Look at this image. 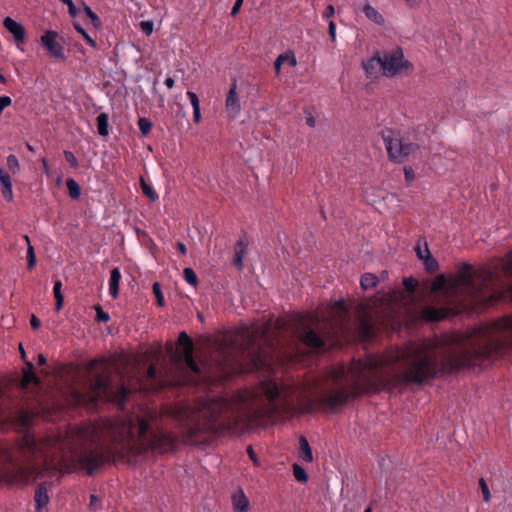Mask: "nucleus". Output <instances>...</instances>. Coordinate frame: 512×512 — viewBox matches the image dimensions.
<instances>
[{"instance_id":"nucleus-1","label":"nucleus","mask_w":512,"mask_h":512,"mask_svg":"<svg viewBox=\"0 0 512 512\" xmlns=\"http://www.w3.org/2000/svg\"><path fill=\"white\" fill-rule=\"evenodd\" d=\"M157 411L147 412L122 422L105 419L77 428L83 444L75 451L60 435L37 439L26 432L18 442V453L29 465L21 466L20 458L11 449L0 448V471L14 469L21 476L52 477L60 469L70 472L77 468L93 476L105 464L131 463L149 450L167 453L173 451L177 436L165 431L159 424Z\"/></svg>"},{"instance_id":"nucleus-2","label":"nucleus","mask_w":512,"mask_h":512,"mask_svg":"<svg viewBox=\"0 0 512 512\" xmlns=\"http://www.w3.org/2000/svg\"><path fill=\"white\" fill-rule=\"evenodd\" d=\"M252 405L223 397L202 398L194 406L171 408L168 413L178 422L187 443L201 445L221 431H237L244 419L243 411L251 413Z\"/></svg>"},{"instance_id":"nucleus-3","label":"nucleus","mask_w":512,"mask_h":512,"mask_svg":"<svg viewBox=\"0 0 512 512\" xmlns=\"http://www.w3.org/2000/svg\"><path fill=\"white\" fill-rule=\"evenodd\" d=\"M98 365L103 366L102 371L94 373L89 382L93 401L117 403L121 409H124L130 396L129 388L123 382L119 384L113 382L110 361L105 356L91 359L86 365L87 372L93 373Z\"/></svg>"},{"instance_id":"nucleus-4","label":"nucleus","mask_w":512,"mask_h":512,"mask_svg":"<svg viewBox=\"0 0 512 512\" xmlns=\"http://www.w3.org/2000/svg\"><path fill=\"white\" fill-rule=\"evenodd\" d=\"M269 333L270 325L266 324L254 330L244 344L243 353L247 354L256 368L265 366L270 354L276 349Z\"/></svg>"},{"instance_id":"nucleus-5","label":"nucleus","mask_w":512,"mask_h":512,"mask_svg":"<svg viewBox=\"0 0 512 512\" xmlns=\"http://www.w3.org/2000/svg\"><path fill=\"white\" fill-rule=\"evenodd\" d=\"M260 393L266 398V409L271 414H287L293 409V401L282 394L279 385L273 380L260 383Z\"/></svg>"},{"instance_id":"nucleus-6","label":"nucleus","mask_w":512,"mask_h":512,"mask_svg":"<svg viewBox=\"0 0 512 512\" xmlns=\"http://www.w3.org/2000/svg\"><path fill=\"white\" fill-rule=\"evenodd\" d=\"M381 137L387 150L388 158L394 163H402L409 155L414 154L420 149L417 143H405L402 139L394 136V131L384 129L381 131Z\"/></svg>"},{"instance_id":"nucleus-7","label":"nucleus","mask_w":512,"mask_h":512,"mask_svg":"<svg viewBox=\"0 0 512 512\" xmlns=\"http://www.w3.org/2000/svg\"><path fill=\"white\" fill-rule=\"evenodd\" d=\"M383 74L387 77L404 72L405 75L413 71V64L404 59L403 49L396 47L391 52H385L380 56Z\"/></svg>"},{"instance_id":"nucleus-8","label":"nucleus","mask_w":512,"mask_h":512,"mask_svg":"<svg viewBox=\"0 0 512 512\" xmlns=\"http://www.w3.org/2000/svg\"><path fill=\"white\" fill-rule=\"evenodd\" d=\"M329 323H324L321 332L315 331L308 324H301L297 329V335L302 344L312 349L313 351L320 352L327 349L326 337L330 336V331L327 330Z\"/></svg>"},{"instance_id":"nucleus-9","label":"nucleus","mask_w":512,"mask_h":512,"mask_svg":"<svg viewBox=\"0 0 512 512\" xmlns=\"http://www.w3.org/2000/svg\"><path fill=\"white\" fill-rule=\"evenodd\" d=\"M58 33L53 30H47L41 36V44L48 51V54L56 59L66 60V56L64 54V48L62 44L57 42Z\"/></svg>"},{"instance_id":"nucleus-10","label":"nucleus","mask_w":512,"mask_h":512,"mask_svg":"<svg viewBox=\"0 0 512 512\" xmlns=\"http://www.w3.org/2000/svg\"><path fill=\"white\" fill-rule=\"evenodd\" d=\"M455 314V309L451 307L428 306L421 311V318L425 322H439Z\"/></svg>"},{"instance_id":"nucleus-11","label":"nucleus","mask_w":512,"mask_h":512,"mask_svg":"<svg viewBox=\"0 0 512 512\" xmlns=\"http://www.w3.org/2000/svg\"><path fill=\"white\" fill-rule=\"evenodd\" d=\"M236 89L237 84L236 80H234L233 83L231 84L225 101L226 111L228 115L232 118H235L241 110L240 99Z\"/></svg>"},{"instance_id":"nucleus-12","label":"nucleus","mask_w":512,"mask_h":512,"mask_svg":"<svg viewBox=\"0 0 512 512\" xmlns=\"http://www.w3.org/2000/svg\"><path fill=\"white\" fill-rule=\"evenodd\" d=\"M215 353V361L217 362V366L222 372L225 373L227 370H229L235 361V356L233 352L224 344L220 345Z\"/></svg>"},{"instance_id":"nucleus-13","label":"nucleus","mask_w":512,"mask_h":512,"mask_svg":"<svg viewBox=\"0 0 512 512\" xmlns=\"http://www.w3.org/2000/svg\"><path fill=\"white\" fill-rule=\"evenodd\" d=\"M3 26L9 33L13 35L14 40L18 45L25 42L26 31L21 23L17 22L11 17H6L3 21Z\"/></svg>"},{"instance_id":"nucleus-14","label":"nucleus","mask_w":512,"mask_h":512,"mask_svg":"<svg viewBox=\"0 0 512 512\" xmlns=\"http://www.w3.org/2000/svg\"><path fill=\"white\" fill-rule=\"evenodd\" d=\"M35 509L36 512H41L45 508L49 501L47 482H42L37 485L34 494Z\"/></svg>"},{"instance_id":"nucleus-15","label":"nucleus","mask_w":512,"mask_h":512,"mask_svg":"<svg viewBox=\"0 0 512 512\" xmlns=\"http://www.w3.org/2000/svg\"><path fill=\"white\" fill-rule=\"evenodd\" d=\"M248 244L249 243L245 234L236 242L233 264L238 270H241L244 266L243 258L246 253Z\"/></svg>"},{"instance_id":"nucleus-16","label":"nucleus","mask_w":512,"mask_h":512,"mask_svg":"<svg viewBox=\"0 0 512 512\" xmlns=\"http://www.w3.org/2000/svg\"><path fill=\"white\" fill-rule=\"evenodd\" d=\"M26 369L23 370V377L21 380V387L27 389L31 383L39 386L41 384L40 378L34 372V365L30 361H26Z\"/></svg>"},{"instance_id":"nucleus-17","label":"nucleus","mask_w":512,"mask_h":512,"mask_svg":"<svg viewBox=\"0 0 512 512\" xmlns=\"http://www.w3.org/2000/svg\"><path fill=\"white\" fill-rule=\"evenodd\" d=\"M0 187L1 194L7 202L13 201L12 181L8 173L0 166Z\"/></svg>"},{"instance_id":"nucleus-18","label":"nucleus","mask_w":512,"mask_h":512,"mask_svg":"<svg viewBox=\"0 0 512 512\" xmlns=\"http://www.w3.org/2000/svg\"><path fill=\"white\" fill-rule=\"evenodd\" d=\"M363 69L367 77H375L379 70L382 69L380 56L376 55L363 63Z\"/></svg>"},{"instance_id":"nucleus-19","label":"nucleus","mask_w":512,"mask_h":512,"mask_svg":"<svg viewBox=\"0 0 512 512\" xmlns=\"http://www.w3.org/2000/svg\"><path fill=\"white\" fill-rule=\"evenodd\" d=\"M121 280V273L118 268H113L110 272L109 279V293L113 299L119 296V283Z\"/></svg>"},{"instance_id":"nucleus-20","label":"nucleus","mask_w":512,"mask_h":512,"mask_svg":"<svg viewBox=\"0 0 512 512\" xmlns=\"http://www.w3.org/2000/svg\"><path fill=\"white\" fill-rule=\"evenodd\" d=\"M233 508L235 512H248L249 500L242 490L232 497Z\"/></svg>"},{"instance_id":"nucleus-21","label":"nucleus","mask_w":512,"mask_h":512,"mask_svg":"<svg viewBox=\"0 0 512 512\" xmlns=\"http://www.w3.org/2000/svg\"><path fill=\"white\" fill-rule=\"evenodd\" d=\"M299 445H300V451H301V454H300L301 459L308 463L312 462L313 461L312 449H311V447L308 443V440L306 439L305 436H300Z\"/></svg>"},{"instance_id":"nucleus-22","label":"nucleus","mask_w":512,"mask_h":512,"mask_svg":"<svg viewBox=\"0 0 512 512\" xmlns=\"http://www.w3.org/2000/svg\"><path fill=\"white\" fill-rule=\"evenodd\" d=\"M363 12H364L365 16L372 22H374L378 25L384 24V22H385L384 17L370 4L364 5Z\"/></svg>"},{"instance_id":"nucleus-23","label":"nucleus","mask_w":512,"mask_h":512,"mask_svg":"<svg viewBox=\"0 0 512 512\" xmlns=\"http://www.w3.org/2000/svg\"><path fill=\"white\" fill-rule=\"evenodd\" d=\"M97 131L100 136L109 134V116L107 113H100L96 118Z\"/></svg>"},{"instance_id":"nucleus-24","label":"nucleus","mask_w":512,"mask_h":512,"mask_svg":"<svg viewBox=\"0 0 512 512\" xmlns=\"http://www.w3.org/2000/svg\"><path fill=\"white\" fill-rule=\"evenodd\" d=\"M424 251L426 253L425 258L423 259V264H424L425 270L428 273L432 274V273L436 272L438 270V268H439L438 261L436 260V258H434L430 254V251H429L428 246H427L426 243H425Z\"/></svg>"},{"instance_id":"nucleus-25","label":"nucleus","mask_w":512,"mask_h":512,"mask_svg":"<svg viewBox=\"0 0 512 512\" xmlns=\"http://www.w3.org/2000/svg\"><path fill=\"white\" fill-rule=\"evenodd\" d=\"M332 309L335 310V312L338 314L337 318H338L340 324L342 325V322H344L348 316V310L346 307L345 300L340 299V300L335 301Z\"/></svg>"},{"instance_id":"nucleus-26","label":"nucleus","mask_w":512,"mask_h":512,"mask_svg":"<svg viewBox=\"0 0 512 512\" xmlns=\"http://www.w3.org/2000/svg\"><path fill=\"white\" fill-rule=\"evenodd\" d=\"M378 278L373 273H364L360 279V285L363 290H368L376 287Z\"/></svg>"},{"instance_id":"nucleus-27","label":"nucleus","mask_w":512,"mask_h":512,"mask_svg":"<svg viewBox=\"0 0 512 512\" xmlns=\"http://www.w3.org/2000/svg\"><path fill=\"white\" fill-rule=\"evenodd\" d=\"M62 282L61 280H56L53 287V293L55 297V309L56 311H60L64 304V296L61 292Z\"/></svg>"},{"instance_id":"nucleus-28","label":"nucleus","mask_w":512,"mask_h":512,"mask_svg":"<svg viewBox=\"0 0 512 512\" xmlns=\"http://www.w3.org/2000/svg\"><path fill=\"white\" fill-rule=\"evenodd\" d=\"M66 186L68 189V194L71 199L77 200L80 198L81 195V187L78 184V182L73 178H68L66 180Z\"/></svg>"},{"instance_id":"nucleus-29","label":"nucleus","mask_w":512,"mask_h":512,"mask_svg":"<svg viewBox=\"0 0 512 512\" xmlns=\"http://www.w3.org/2000/svg\"><path fill=\"white\" fill-rule=\"evenodd\" d=\"M178 344L183 347L184 354L185 352L189 353L194 350L193 341L185 331L180 332L178 337Z\"/></svg>"},{"instance_id":"nucleus-30","label":"nucleus","mask_w":512,"mask_h":512,"mask_svg":"<svg viewBox=\"0 0 512 512\" xmlns=\"http://www.w3.org/2000/svg\"><path fill=\"white\" fill-rule=\"evenodd\" d=\"M447 278L444 274H439L432 282L431 290L434 293L444 292L446 290Z\"/></svg>"},{"instance_id":"nucleus-31","label":"nucleus","mask_w":512,"mask_h":512,"mask_svg":"<svg viewBox=\"0 0 512 512\" xmlns=\"http://www.w3.org/2000/svg\"><path fill=\"white\" fill-rule=\"evenodd\" d=\"M284 61H288L290 66H295L297 63L294 55L289 56L288 54H280L274 62V68L277 75L280 73L281 65H283Z\"/></svg>"},{"instance_id":"nucleus-32","label":"nucleus","mask_w":512,"mask_h":512,"mask_svg":"<svg viewBox=\"0 0 512 512\" xmlns=\"http://www.w3.org/2000/svg\"><path fill=\"white\" fill-rule=\"evenodd\" d=\"M140 186L143 194L149 198L151 202H156L159 198L156 191L141 177Z\"/></svg>"},{"instance_id":"nucleus-33","label":"nucleus","mask_w":512,"mask_h":512,"mask_svg":"<svg viewBox=\"0 0 512 512\" xmlns=\"http://www.w3.org/2000/svg\"><path fill=\"white\" fill-rule=\"evenodd\" d=\"M83 10H84L85 14L87 15V17L90 19V21L95 29L102 28V21L99 18V16L84 2H83Z\"/></svg>"},{"instance_id":"nucleus-34","label":"nucleus","mask_w":512,"mask_h":512,"mask_svg":"<svg viewBox=\"0 0 512 512\" xmlns=\"http://www.w3.org/2000/svg\"><path fill=\"white\" fill-rule=\"evenodd\" d=\"M292 468H293V475L298 482L306 483L308 481V474L304 468H302L297 463H294Z\"/></svg>"},{"instance_id":"nucleus-35","label":"nucleus","mask_w":512,"mask_h":512,"mask_svg":"<svg viewBox=\"0 0 512 512\" xmlns=\"http://www.w3.org/2000/svg\"><path fill=\"white\" fill-rule=\"evenodd\" d=\"M183 276H184L185 281L188 284H190L191 286L196 287L198 285V282H199L198 277L192 268H190V267L184 268Z\"/></svg>"},{"instance_id":"nucleus-36","label":"nucleus","mask_w":512,"mask_h":512,"mask_svg":"<svg viewBox=\"0 0 512 512\" xmlns=\"http://www.w3.org/2000/svg\"><path fill=\"white\" fill-rule=\"evenodd\" d=\"M184 357H185L186 366L195 374H200L201 371L193 357V351H191L189 353L185 352Z\"/></svg>"},{"instance_id":"nucleus-37","label":"nucleus","mask_w":512,"mask_h":512,"mask_svg":"<svg viewBox=\"0 0 512 512\" xmlns=\"http://www.w3.org/2000/svg\"><path fill=\"white\" fill-rule=\"evenodd\" d=\"M73 26L75 30L83 36V38L86 40L87 44L92 48H97L96 41L90 37V35L84 30V28L77 22L73 23Z\"/></svg>"},{"instance_id":"nucleus-38","label":"nucleus","mask_w":512,"mask_h":512,"mask_svg":"<svg viewBox=\"0 0 512 512\" xmlns=\"http://www.w3.org/2000/svg\"><path fill=\"white\" fill-rule=\"evenodd\" d=\"M152 126L153 124L150 119L146 117L139 118L138 127L143 136H147L150 133Z\"/></svg>"},{"instance_id":"nucleus-39","label":"nucleus","mask_w":512,"mask_h":512,"mask_svg":"<svg viewBox=\"0 0 512 512\" xmlns=\"http://www.w3.org/2000/svg\"><path fill=\"white\" fill-rule=\"evenodd\" d=\"M152 290H153V293L156 297V304L159 306V307H164L165 306V300H164V296H163V293H162V289H161V285L159 282H154L153 285H152Z\"/></svg>"},{"instance_id":"nucleus-40","label":"nucleus","mask_w":512,"mask_h":512,"mask_svg":"<svg viewBox=\"0 0 512 512\" xmlns=\"http://www.w3.org/2000/svg\"><path fill=\"white\" fill-rule=\"evenodd\" d=\"M7 167L12 174H16L20 171L18 158L14 154L7 156Z\"/></svg>"},{"instance_id":"nucleus-41","label":"nucleus","mask_w":512,"mask_h":512,"mask_svg":"<svg viewBox=\"0 0 512 512\" xmlns=\"http://www.w3.org/2000/svg\"><path fill=\"white\" fill-rule=\"evenodd\" d=\"M96 311V322L107 323L110 320V315L105 312L100 304L94 305Z\"/></svg>"},{"instance_id":"nucleus-42","label":"nucleus","mask_w":512,"mask_h":512,"mask_svg":"<svg viewBox=\"0 0 512 512\" xmlns=\"http://www.w3.org/2000/svg\"><path fill=\"white\" fill-rule=\"evenodd\" d=\"M26 258H27V268L29 270H32L36 265L37 259H36L34 247L31 244H29V247H27Z\"/></svg>"},{"instance_id":"nucleus-43","label":"nucleus","mask_w":512,"mask_h":512,"mask_svg":"<svg viewBox=\"0 0 512 512\" xmlns=\"http://www.w3.org/2000/svg\"><path fill=\"white\" fill-rule=\"evenodd\" d=\"M418 282L413 277H405L403 279V286L405 290L409 293H414L416 291Z\"/></svg>"},{"instance_id":"nucleus-44","label":"nucleus","mask_w":512,"mask_h":512,"mask_svg":"<svg viewBox=\"0 0 512 512\" xmlns=\"http://www.w3.org/2000/svg\"><path fill=\"white\" fill-rule=\"evenodd\" d=\"M63 154L65 160L70 164L72 168L77 169L79 167L78 159L73 152L65 150Z\"/></svg>"},{"instance_id":"nucleus-45","label":"nucleus","mask_w":512,"mask_h":512,"mask_svg":"<svg viewBox=\"0 0 512 512\" xmlns=\"http://www.w3.org/2000/svg\"><path fill=\"white\" fill-rule=\"evenodd\" d=\"M479 487L481 489V492L483 494V500L485 502H489L490 501V491H489V488H488V485L486 483V481L483 479V478H480L479 479Z\"/></svg>"},{"instance_id":"nucleus-46","label":"nucleus","mask_w":512,"mask_h":512,"mask_svg":"<svg viewBox=\"0 0 512 512\" xmlns=\"http://www.w3.org/2000/svg\"><path fill=\"white\" fill-rule=\"evenodd\" d=\"M153 22L152 21H141L140 29L146 35L150 36L153 32Z\"/></svg>"},{"instance_id":"nucleus-47","label":"nucleus","mask_w":512,"mask_h":512,"mask_svg":"<svg viewBox=\"0 0 512 512\" xmlns=\"http://www.w3.org/2000/svg\"><path fill=\"white\" fill-rule=\"evenodd\" d=\"M405 181L407 185H410L415 179L414 170L411 167L404 168Z\"/></svg>"},{"instance_id":"nucleus-48","label":"nucleus","mask_w":512,"mask_h":512,"mask_svg":"<svg viewBox=\"0 0 512 512\" xmlns=\"http://www.w3.org/2000/svg\"><path fill=\"white\" fill-rule=\"evenodd\" d=\"M246 451H247V454H248L250 460L253 462L254 466H260V461H259V459H258V457H257V455H256V453H255V451H254V449L252 447V445H249L247 447Z\"/></svg>"},{"instance_id":"nucleus-49","label":"nucleus","mask_w":512,"mask_h":512,"mask_svg":"<svg viewBox=\"0 0 512 512\" xmlns=\"http://www.w3.org/2000/svg\"><path fill=\"white\" fill-rule=\"evenodd\" d=\"M360 327L365 335H369L372 332V326L368 319H362Z\"/></svg>"},{"instance_id":"nucleus-50","label":"nucleus","mask_w":512,"mask_h":512,"mask_svg":"<svg viewBox=\"0 0 512 512\" xmlns=\"http://www.w3.org/2000/svg\"><path fill=\"white\" fill-rule=\"evenodd\" d=\"M63 4L68 6V12L72 17L77 15V8L72 0H60Z\"/></svg>"},{"instance_id":"nucleus-51","label":"nucleus","mask_w":512,"mask_h":512,"mask_svg":"<svg viewBox=\"0 0 512 512\" xmlns=\"http://www.w3.org/2000/svg\"><path fill=\"white\" fill-rule=\"evenodd\" d=\"M187 96L190 99L193 109H196V107H200L199 98L196 93H194L192 91H188Z\"/></svg>"},{"instance_id":"nucleus-52","label":"nucleus","mask_w":512,"mask_h":512,"mask_svg":"<svg viewBox=\"0 0 512 512\" xmlns=\"http://www.w3.org/2000/svg\"><path fill=\"white\" fill-rule=\"evenodd\" d=\"M11 103L12 99L9 96H0V115L6 107L11 105Z\"/></svg>"},{"instance_id":"nucleus-53","label":"nucleus","mask_w":512,"mask_h":512,"mask_svg":"<svg viewBox=\"0 0 512 512\" xmlns=\"http://www.w3.org/2000/svg\"><path fill=\"white\" fill-rule=\"evenodd\" d=\"M335 14V9H334V6L332 4H329L326 6L324 12H323V18L324 19H329L331 18L332 16H334Z\"/></svg>"},{"instance_id":"nucleus-54","label":"nucleus","mask_w":512,"mask_h":512,"mask_svg":"<svg viewBox=\"0 0 512 512\" xmlns=\"http://www.w3.org/2000/svg\"><path fill=\"white\" fill-rule=\"evenodd\" d=\"M328 33L331 38V41L334 42L336 40V25H335L334 21L329 22Z\"/></svg>"},{"instance_id":"nucleus-55","label":"nucleus","mask_w":512,"mask_h":512,"mask_svg":"<svg viewBox=\"0 0 512 512\" xmlns=\"http://www.w3.org/2000/svg\"><path fill=\"white\" fill-rule=\"evenodd\" d=\"M30 325L32 329L37 330L41 326V321L36 315L32 314L30 317Z\"/></svg>"},{"instance_id":"nucleus-56","label":"nucleus","mask_w":512,"mask_h":512,"mask_svg":"<svg viewBox=\"0 0 512 512\" xmlns=\"http://www.w3.org/2000/svg\"><path fill=\"white\" fill-rule=\"evenodd\" d=\"M156 374H157V369L153 364H151L147 369L146 376L149 380H154L156 378Z\"/></svg>"},{"instance_id":"nucleus-57","label":"nucleus","mask_w":512,"mask_h":512,"mask_svg":"<svg viewBox=\"0 0 512 512\" xmlns=\"http://www.w3.org/2000/svg\"><path fill=\"white\" fill-rule=\"evenodd\" d=\"M243 4V0H236L233 7H232V10H231V16L235 17L239 11H240V8Z\"/></svg>"},{"instance_id":"nucleus-58","label":"nucleus","mask_w":512,"mask_h":512,"mask_svg":"<svg viewBox=\"0 0 512 512\" xmlns=\"http://www.w3.org/2000/svg\"><path fill=\"white\" fill-rule=\"evenodd\" d=\"M305 114H306V124L310 127H315L316 125V120L313 116V114L311 112H308V111H305Z\"/></svg>"},{"instance_id":"nucleus-59","label":"nucleus","mask_w":512,"mask_h":512,"mask_svg":"<svg viewBox=\"0 0 512 512\" xmlns=\"http://www.w3.org/2000/svg\"><path fill=\"white\" fill-rule=\"evenodd\" d=\"M200 120H201L200 107H196V109H193V121L195 123H199Z\"/></svg>"},{"instance_id":"nucleus-60","label":"nucleus","mask_w":512,"mask_h":512,"mask_svg":"<svg viewBox=\"0 0 512 512\" xmlns=\"http://www.w3.org/2000/svg\"><path fill=\"white\" fill-rule=\"evenodd\" d=\"M41 162H42V167H43V171H44V173H45L47 176H49V175H50V166L48 165V162H47L46 158H45V157H43V158L41 159Z\"/></svg>"},{"instance_id":"nucleus-61","label":"nucleus","mask_w":512,"mask_h":512,"mask_svg":"<svg viewBox=\"0 0 512 512\" xmlns=\"http://www.w3.org/2000/svg\"><path fill=\"white\" fill-rule=\"evenodd\" d=\"M98 500H99V499H98V496H96L95 494H91V495H90V503H89V507H90L91 509L96 510V509H97V508H96V502H97Z\"/></svg>"},{"instance_id":"nucleus-62","label":"nucleus","mask_w":512,"mask_h":512,"mask_svg":"<svg viewBox=\"0 0 512 512\" xmlns=\"http://www.w3.org/2000/svg\"><path fill=\"white\" fill-rule=\"evenodd\" d=\"M415 251L420 260H423L425 258L426 253L424 250L421 249L419 245L416 246Z\"/></svg>"},{"instance_id":"nucleus-63","label":"nucleus","mask_w":512,"mask_h":512,"mask_svg":"<svg viewBox=\"0 0 512 512\" xmlns=\"http://www.w3.org/2000/svg\"><path fill=\"white\" fill-rule=\"evenodd\" d=\"M177 248L181 255L185 256L187 254V248L184 243L177 242Z\"/></svg>"},{"instance_id":"nucleus-64","label":"nucleus","mask_w":512,"mask_h":512,"mask_svg":"<svg viewBox=\"0 0 512 512\" xmlns=\"http://www.w3.org/2000/svg\"><path fill=\"white\" fill-rule=\"evenodd\" d=\"M37 363L39 366H43L47 363V359L43 354H38L37 356Z\"/></svg>"}]
</instances>
